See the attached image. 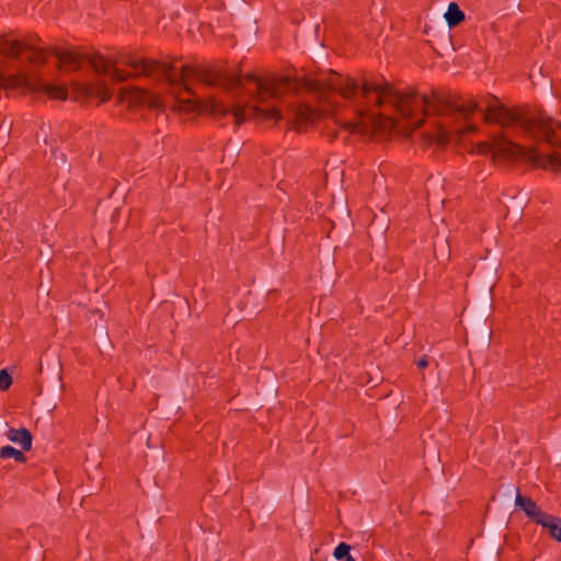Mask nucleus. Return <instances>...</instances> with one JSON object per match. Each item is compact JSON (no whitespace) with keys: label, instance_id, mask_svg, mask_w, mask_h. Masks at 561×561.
I'll return each mask as SVG.
<instances>
[{"label":"nucleus","instance_id":"nucleus-21","mask_svg":"<svg viewBox=\"0 0 561 561\" xmlns=\"http://www.w3.org/2000/svg\"><path fill=\"white\" fill-rule=\"evenodd\" d=\"M343 561H356L352 556H348Z\"/></svg>","mask_w":561,"mask_h":561},{"label":"nucleus","instance_id":"nucleus-6","mask_svg":"<svg viewBox=\"0 0 561 561\" xmlns=\"http://www.w3.org/2000/svg\"><path fill=\"white\" fill-rule=\"evenodd\" d=\"M247 82L255 85V93L259 101H264L267 96L278 98L285 92H296L300 88V82L290 76L273 75L266 80L261 79L254 73H248L243 78Z\"/></svg>","mask_w":561,"mask_h":561},{"label":"nucleus","instance_id":"nucleus-15","mask_svg":"<svg viewBox=\"0 0 561 561\" xmlns=\"http://www.w3.org/2000/svg\"><path fill=\"white\" fill-rule=\"evenodd\" d=\"M448 28L457 27L462 21H465V12L459 8L456 2H450L444 14Z\"/></svg>","mask_w":561,"mask_h":561},{"label":"nucleus","instance_id":"nucleus-1","mask_svg":"<svg viewBox=\"0 0 561 561\" xmlns=\"http://www.w3.org/2000/svg\"><path fill=\"white\" fill-rule=\"evenodd\" d=\"M382 82L366 76L358 79L329 70L321 78L308 82L310 89L321 94H339L352 108L358 121H347L339 125V129L328 133L331 141L339 138L340 133L369 135L376 130H396L409 136L422 126L424 116L436 115L445 119L432 133L424 134V145L446 146L453 134L460 133L450 122L459 118L468 119L480 110L477 102L462 99L446 90H433L431 94H420L415 89L407 92L394 90L383 79Z\"/></svg>","mask_w":561,"mask_h":561},{"label":"nucleus","instance_id":"nucleus-7","mask_svg":"<svg viewBox=\"0 0 561 561\" xmlns=\"http://www.w3.org/2000/svg\"><path fill=\"white\" fill-rule=\"evenodd\" d=\"M0 85L25 88L31 92L45 93L54 100L64 101L68 96V90L66 87L47 83L36 76H31L24 72L10 76L8 78L0 77Z\"/></svg>","mask_w":561,"mask_h":561},{"label":"nucleus","instance_id":"nucleus-16","mask_svg":"<svg viewBox=\"0 0 561 561\" xmlns=\"http://www.w3.org/2000/svg\"><path fill=\"white\" fill-rule=\"evenodd\" d=\"M23 451L24 450H19L11 445H5L0 448V459L13 458L16 462L23 463L27 459Z\"/></svg>","mask_w":561,"mask_h":561},{"label":"nucleus","instance_id":"nucleus-5","mask_svg":"<svg viewBox=\"0 0 561 561\" xmlns=\"http://www.w3.org/2000/svg\"><path fill=\"white\" fill-rule=\"evenodd\" d=\"M202 111L209 113L217 119L232 116L236 125L244 123L253 113L262 114L268 119L279 121L282 115L278 108L263 110L259 107L242 106L240 103L227 104L225 101L217 98L206 99L202 104Z\"/></svg>","mask_w":561,"mask_h":561},{"label":"nucleus","instance_id":"nucleus-12","mask_svg":"<svg viewBox=\"0 0 561 561\" xmlns=\"http://www.w3.org/2000/svg\"><path fill=\"white\" fill-rule=\"evenodd\" d=\"M313 116V110L306 105L300 104L296 111L293 119H290V123L293 124V127L298 131H304L307 129V126L309 122L312 119Z\"/></svg>","mask_w":561,"mask_h":561},{"label":"nucleus","instance_id":"nucleus-4","mask_svg":"<svg viewBox=\"0 0 561 561\" xmlns=\"http://www.w3.org/2000/svg\"><path fill=\"white\" fill-rule=\"evenodd\" d=\"M37 34H28L22 41L10 35H0V54L31 65H45L50 56L49 47H38Z\"/></svg>","mask_w":561,"mask_h":561},{"label":"nucleus","instance_id":"nucleus-10","mask_svg":"<svg viewBox=\"0 0 561 561\" xmlns=\"http://www.w3.org/2000/svg\"><path fill=\"white\" fill-rule=\"evenodd\" d=\"M515 507L523 511L526 517L536 524H538L547 514V512H543L530 496L520 494L518 488L516 489Z\"/></svg>","mask_w":561,"mask_h":561},{"label":"nucleus","instance_id":"nucleus-19","mask_svg":"<svg viewBox=\"0 0 561 561\" xmlns=\"http://www.w3.org/2000/svg\"><path fill=\"white\" fill-rule=\"evenodd\" d=\"M428 365H430V360H428L427 355H423L421 358H419V360H416V366L421 370L427 368Z\"/></svg>","mask_w":561,"mask_h":561},{"label":"nucleus","instance_id":"nucleus-13","mask_svg":"<svg viewBox=\"0 0 561 561\" xmlns=\"http://www.w3.org/2000/svg\"><path fill=\"white\" fill-rule=\"evenodd\" d=\"M130 102L149 108H158L161 105L159 96L138 88L131 92Z\"/></svg>","mask_w":561,"mask_h":561},{"label":"nucleus","instance_id":"nucleus-8","mask_svg":"<svg viewBox=\"0 0 561 561\" xmlns=\"http://www.w3.org/2000/svg\"><path fill=\"white\" fill-rule=\"evenodd\" d=\"M499 262L495 259L481 257L472 267L470 276L483 283L482 314L488 316L492 311V291L499 279Z\"/></svg>","mask_w":561,"mask_h":561},{"label":"nucleus","instance_id":"nucleus-18","mask_svg":"<svg viewBox=\"0 0 561 561\" xmlns=\"http://www.w3.org/2000/svg\"><path fill=\"white\" fill-rule=\"evenodd\" d=\"M12 385V377L7 369L0 370V390L5 391Z\"/></svg>","mask_w":561,"mask_h":561},{"label":"nucleus","instance_id":"nucleus-20","mask_svg":"<svg viewBox=\"0 0 561 561\" xmlns=\"http://www.w3.org/2000/svg\"><path fill=\"white\" fill-rule=\"evenodd\" d=\"M491 335H492V330H485V336H486L489 342L491 340Z\"/></svg>","mask_w":561,"mask_h":561},{"label":"nucleus","instance_id":"nucleus-14","mask_svg":"<svg viewBox=\"0 0 561 561\" xmlns=\"http://www.w3.org/2000/svg\"><path fill=\"white\" fill-rule=\"evenodd\" d=\"M548 530L549 536L558 542H561V517L549 513L545 515L537 524Z\"/></svg>","mask_w":561,"mask_h":561},{"label":"nucleus","instance_id":"nucleus-3","mask_svg":"<svg viewBox=\"0 0 561 561\" xmlns=\"http://www.w3.org/2000/svg\"><path fill=\"white\" fill-rule=\"evenodd\" d=\"M485 122L499 124L503 127L520 130L536 141H543L554 148L548 156L537 153L535 150H526L525 147L512 142L504 137L494 138L492 144L479 142L477 151L480 154L493 153V158L515 160L528 158L536 164L542 162V168L550 165L561 168V122L553 119L540 110L529 106L507 107L497 103L492 98L483 114Z\"/></svg>","mask_w":561,"mask_h":561},{"label":"nucleus","instance_id":"nucleus-2","mask_svg":"<svg viewBox=\"0 0 561 561\" xmlns=\"http://www.w3.org/2000/svg\"><path fill=\"white\" fill-rule=\"evenodd\" d=\"M50 55L55 56L60 69L76 71L80 69L83 61H88L98 75L111 73V79L116 82H124L129 78L146 77L153 81H167L170 87H183L191 94L187 84L190 78L211 87H221L227 92L237 93L242 88V79L239 72L228 68L227 62H204L195 65H183L180 72L175 71V61L179 57L170 58L164 62L156 59L136 58L127 53H121L115 59H106L100 53H80L75 46L61 49L51 46Z\"/></svg>","mask_w":561,"mask_h":561},{"label":"nucleus","instance_id":"nucleus-17","mask_svg":"<svg viewBox=\"0 0 561 561\" xmlns=\"http://www.w3.org/2000/svg\"><path fill=\"white\" fill-rule=\"evenodd\" d=\"M351 545L346 543V542H340L334 551H333V556L336 560H341L343 561L345 558H347L348 556H351Z\"/></svg>","mask_w":561,"mask_h":561},{"label":"nucleus","instance_id":"nucleus-22","mask_svg":"<svg viewBox=\"0 0 561 561\" xmlns=\"http://www.w3.org/2000/svg\"><path fill=\"white\" fill-rule=\"evenodd\" d=\"M434 254L436 256V259H438V254H437V250H436V244L434 243Z\"/></svg>","mask_w":561,"mask_h":561},{"label":"nucleus","instance_id":"nucleus-11","mask_svg":"<svg viewBox=\"0 0 561 561\" xmlns=\"http://www.w3.org/2000/svg\"><path fill=\"white\" fill-rule=\"evenodd\" d=\"M8 439L12 443L19 444L24 451H28L32 448L33 436L30 430L25 427L14 428L9 427L5 433Z\"/></svg>","mask_w":561,"mask_h":561},{"label":"nucleus","instance_id":"nucleus-9","mask_svg":"<svg viewBox=\"0 0 561 561\" xmlns=\"http://www.w3.org/2000/svg\"><path fill=\"white\" fill-rule=\"evenodd\" d=\"M76 90L79 95L85 99H99L100 102H106L112 96L110 89L102 81L77 84Z\"/></svg>","mask_w":561,"mask_h":561}]
</instances>
